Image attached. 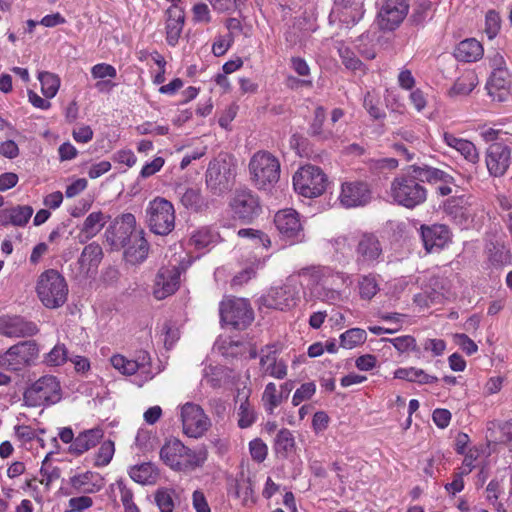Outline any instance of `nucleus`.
Returning <instances> with one entry per match:
<instances>
[{"instance_id":"1","label":"nucleus","mask_w":512,"mask_h":512,"mask_svg":"<svg viewBox=\"0 0 512 512\" xmlns=\"http://www.w3.org/2000/svg\"><path fill=\"white\" fill-rule=\"evenodd\" d=\"M389 195L398 206L414 209L426 202L428 191L418 176L408 169L407 173L391 181Z\"/></svg>"},{"instance_id":"2","label":"nucleus","mask_w":512,"mask_h":512,"mask_svg":"<svg viewBox=\"0 0 512 512\" xmlns=\"http://www.w3.org/2000/svg\"><path fill=\"white\" fill-rule=\"evenodd\" d=\"M237 161L229 154H220L211 160L205 173L207 189L216 196L230 191L236 182Z\"/></svg>"},{"instance_id":"3","label":"nucleus","mask_w":512,"mask_h":512,"mask_svg":"<svg viewBox=\"0 0 512 512\" xmlns=\"http://www.w3.org/2000/svg\"><path fill=\"white\" fill-rule=\"evenodd\" d=\"M68 291L64 276L55 269H48L38 277L36 293L41 303L48 309L62 307L67 301Z\"/></svg>"},{"instance_id":"4","label":"nucleus","mask_w":512,"mask_h":512,"mask_svg":"<svg viewBox=\"0 0 512 512\" xmlns=\"http://www.w3.org/2000/svg\"><path fill=\"white\" fill-rule=\"evenodd\" d=\"M249 172L258 189H270L280 178L279 160L267 151H258L250 159Z\"/></svg>"},{"instance_id":"5","label":"nucleus","mask_w":512,"mask_h":512,"mask_svg":"<svg viewBox=\"0 0 512 512\" xmlns=\"http://www.w3.org/2000/svg\"><path fill=\"white\" fill-rule=\"evenodd\" d=\"M146 223L156 235L166 236L175 228V209L165 198L156 197L146 208Z\"/></svg>"},{"instance_id":"6","label":"nucleus","mask_w":512,"mask_h":512,"mask_svg":"<svg viewBox=\"0 0 512 512\" xmlns=\"http://www.w3.org/2000/svg\"><path fill=\"white\" fill-rule=\"evenodd\" d=\"M61 399L60 383L55 376L45 375L31 384L23 393L24 404L28 407L51 405Z\"/></svg>"},{"instance_id":"7","label":"nucleus","mask_w":512,"mask_h":512,"mask_svg":"<svg viewBox=\"0 0 512 512\" xmlns=\"http://www.w3.org/2000/svg\"><path fill=\"white\" fill-rule=\"evenodd\" d=\"M327 185V175L318 166L304 165L293 176L295 191L307 198H315L322 195Z\"/></svg>"},{"instance_id":"8","label":"nucleus","mask_w":512,"mask_h":512,"mask_svg":"<svg viewBox=\"0 0 512 512\" xmlns=\"http://www.w3.org/2000/svg\"><path fill=\"white\" fill-rule=\"evenodd\" d=\"M220 319L223 324L237 330L246 329L254 320L253 309L248 300L243 298H227L220 302Z\"/></svg>"},{"instance_id":"9","label":"nucleus","mask_w":512,"mask_h":512,"mask_svg":"<svg viewBox=\"0 0 512 512\" xmlns=\"http://www.w3.org/2000/svg\"><path fill=\"white\" fill-rule=\"evenodd\" d=\"M135 233H138L135 216L132 213H124L108 226L105 238L111 250L119 251L131 243Z\"/></svg>"},{"instance_id":"10","label":"nucleus","mask_w":512,"mask_h":512,"mask_svg":"<svg viewBox=\"0 0 512 512\" xmlns=\"http://www.w3.org/2000/svg\"><path fill=\"white\" fill-rule=\"evenodd\" d=\"M39 349L35 341H22L0 354V367L8 371H21L37 359Z\"/></svg>"},{"instance_id":"11","label":"nucleus","mask_w":512,"mask_h":512,"mask_svg":"<svg viewBox=\"0 0 512 512\" xmlns=\"http://www.w3.org/2000/svg\"><path fill=\"white\" fill-rule=\"evenodd\" d=\"M355 263L359 270L375 267L383 259V247L378 236L371 232L362 233L355 246Z\"/></svg>"},{"instance_id":"12","label":"nucleus","mask_w":512,"mask_h":512,"mask_svg":"<svg viewBox=\"0 0 512 512\" xmlns=\"http://www.w3.org/2000/svg\"><path fill=\"white\" fill-rule=\"evenodd\" d=\"M230 207L234 217L245 223H250L261 213L258 196L247 188L236 189Z\"/></svg>"},{"instance_id":"13","label":"nucleus","mask_w":512,"mask_h":512,"mask_svg":"<svg viewBox=\"0 0 512 512\" xmlns=\"http://www.w3.org/2000/svg\"><path fill=\"white\" fill-rule=\"evenodd\" d=\"M274 223L281 237L290 245L304 240L303 225L296 210L290 208L278 211L275 214Z\"/></svg>"},{"instance_id":"14","label":"nucleus","mask_w":512,"mask_h":512,"mask_svg":"<svg viewBox=\"0 0 512 512\" xmlns=\"http://www.w3.org/2000/svg\"><path fill=\"white\" fill-rule=\"evenodd\" d=\"M299 300V290L297 286L288 279L286 283L279 287H273L266 295L260 298V304L276 310H289L293 308Z\"/></svg>"},{"instance_id":"15","label":"nucleus","mask_w":512,"mask_h":512,"mask_svg":"<svg viewBox=\"0 0 512 512\" xmlns=\"http://www.w3.org/2000/svg\"><path fill=\"white\" fill-rule=\"evenodd\" d=\"M183 430L186 435L198 438L210 427V419L197 404L186 403L181 409Z\"/></svg>"},{"instance_id":"16","label":"nucleus","mask_w":512,"mask_h":512,"mask_svg":"<svg viewBox=\"0 0 512 512\" xmlns=\"http://www.w3.org/2000/svg\"><path fill=\"white\" fill-rule=\"evenodd\" d=\"M409 10L408 0H385L379 13V25L384 30L396 29Z\"/></svg>"},{"instance_id":"17","label":"nucleus","mask_w":512,"mask_h":512,"mask_svg":"<svg viewBox=\"0 0 512 512\" xmlns=\"http://www.w3.org/2000/svg\"><path fill=\"white\" fill-rule=\"evenodd\" d=\"M180 269L177 266L161 267L154 280L153 295L162 300L174 294L180 284Z\"/></svg>"},{"instance_id":"18","label":"nucleus","mask_w":512,"mask_h":512,"mask_svg":"<svg viewBox=\"0 0 512 512\" xmlns=\"http://www.w3.org/2000/svg\"><path fill=\"white\" fill-rule=\"evenodd\" d=\"M371 200L369 185L363 181L346 182L342 184L340 201L347 208L364 206Z\"/></svg>"},{"instance_id":"19","label":"nucleus","mask_w":512,"mask_h":512,"mask_svg":"<svg viewBox=\"0 0 512 512\" xmlns=\"http://www.w3.org/2000/svg\"><path fill=\"white\" fill-rule=\"evenodd\" d=\"M510 154L508 146L499 142H494L488 147L486 165L492 176L500 177L505 174L510 165Z\"/></svg>"},{"instance_id":"20","label":"nucleus","mask_w":512,"mask_h":512,"mask_svg":"<svg viewBox=\"0 0 512 512\" xmlns=\"http://www.w3.org/2000/svg\"><path fill=\"white\" fill-rule=\"evenodd\" d=\"M37 332V325L31 321H26L22 317H0V335L6 337H26L33 336Z\"/></svg>"},{"instance_id":"21","label":"nucleus","mask_w":512,"mask_h":512,"mask_svg":"<svg viewBox=\"0 0 512 512\" xmlns=\"http://www.w3.org/2000/svg\"><path fill=\"white\" fill-rule=\"evenodd\" d=\"M362 0H334L333 13L347 27L357 24L364 15Z\"/></svg>"},{"instance_id":"22","label":"nucleus","mask_w":512,"mask_h":512,"mask_svg":"<svg viewBox=\"0 0 512 512\" xmlns=\"http://www.w3.org/2000/svg\"><path fill=\"white\" fill-rule=\"evenodd\" d=\"M512 83V74L508 69H495L486 83L488 94L493 100L502 102L509 94V87Z\"/></svg>"},{"instance_id":"23","label":"nucleus","mask_w":512,"mask_h":512,"mask_svg":"<svg viewBox=\"0 0 512 512\" xmlns=\"http://www.w3.org/2000/svg\"><path fill=\"white\" fill-rule=\"evenodd\" d=\"M278 350L275 345H266L260 350V366L264 373L277 379H283L287 375V365L283 360H277Z\"/></svg>"},{"instance_id":"24","label":"nucleus","mask_w":512,"mask_h":512,"mask_svg":"<svg viewBox=\"0 0 512 512\" xmlns=\"http://www.w3.org/2000/svg\"><path fill=\"white\" fill-rule=\"evenodd\" d=\"M166 15V41L170 46H176L181 36L184 22V10L177 5H171L165 12Z\"/></svg>"},{"instance_id":"25","label":"nucleus","mask_w":512,"mask_h":512,"mask_svg":"<svg viewBox=\"0 0 512 512\" xmlns=\"http://www.w3.org/2000/svg\"><path fill=\"white\" fill-rule=\"evenodd\" d=\"M421 238L425 249L430 252L433 248H442L450 239V232L446 225H421Z\"/></svg>"},{"instance_id":"26","label":"nucleus","mask_w":512,"mask_h":512,"mask_svg":"<svg viewBox=\"0 0 512 512\" xmlns=\"http://www.w3.org/2000/svg\"><path fill=\"white\" fill-rule=\"evenodd\" d=\"M294 388V382L289 380L280 386L279 393L276 385L272 382L268 383L262 395V401L268 413L272 414L274 409L281 404L284 399H288Z\"/></svg>"},{"instance_id":"27","label":"nucleus","mask_w":512,"mask_h":512,"mask_svg":"<svg viewBox=\"0 0 512 512\" xmlns=\"http://www.w3.org/2000/svg\"><path fill=\"white\" fill-rule=\"evenodd\" d=\"M149 248V243L144 237V231L141 229L138 233H135L131 243L124 248V259L132 265L140 264L147 258Z\"/></svg>"},{"instance_id":"28","label":"nucleus","mask_w":512,"mask_h":512,"mask_svg":"<svg viewBox=\"0 0 512 512\" xmlns=\"http://www.w3.org/2000/svg\"><path fill=\"white\" fill-rule=\"evenodd\" d=\"M409 170L418 176L422 184L425 181L432 184H436L438 182L444 184H453L455 182L454 177L446 171L429 166L427 164H413L409 166Z\"/></svg>"},{"instance_id":"29","label":"nucleus","mask_w":512,"mask_h":512,"mask_svg":"<svg viewBox=\"0 0 512 512\" xmlns=\"http://www.w3.org/2000/svg\"><path fill=\"white\" fill-rule=\"evenodd\" d=\"M186 446L178 439L168 440L160 450L161 460L171 469L181 471V460Z\"/></svg>"},{"instance_id":"30","label":"nucleus","mask_w":512,"mask_h":512,"mask_svg":"<svg viewBox=\"0 0 512 512\" xmlns=\"http://www.w3.org/2000/svg\"><path fill=\"white\" fill-rule=\"evenodd\" d=\"M103 437V431L99 428L86 430L79 433L68 448V453L79 456L95 447Z\"/></svg>"},{"instance_id":"31","label":"nucleus","mask_w":512,"mask_h":512,"mask_svg":"<svg viewBox=\"0 0 512 512\" xmlns=\"http://www.w3.org/2000/svg\"><path fill=\"white\" fill-rule=\"evenodd\" d=\"M182 205L192 211L199 212L207 208V202L198 187L179 186L176 190Z\"/></svg>"},{"instance_id":"32","label":"nucleus","mask_w":512,"mask_h":512,"mask_svg":"<svg viewBox=\"0 0 512 512\" xmlns=\"http://www.w3.org/2000/svg\"><path fill=\"white\" fill-rule=\"evenodd\" d=\"M454 56L462 62H475L483 56V47L479 41L469 38L461 41L455 51Z\"/></svg>"},{"instance_id":"33","label":"nucleus","mask_w":512,"mask_h":512,"mask_svg":"<svg viewBox=\"0 0 512 512\" xmlns=\"http://www.w3.org/2000/svg\"><path fill=\"white\" fill-rule=\"evenodd\" d=\"M295 449V438L292 432L287 428L279 430L274 439V450L276 455L286 459L295 452Z\"/></svg>"},{"instance_id":"34","label":"nucleus","mask_w":512,"mask_h":512,"mask_svg":"<svg viewBox=\"0 0 512 512\" xmlns=\"http://www.w3.org/2000/svg\"><path fill=\"white\" fill-rule=\"evenodd\" d=\"M103 258V251L99 244L93 242L84 247L80 257L79 264L82 270L89 272L91 268H97Z\"/></svg>"},{"instance_id":"35","label":"nucleus","mask_w":512,"mask_h":512,"mask_svg":"<svg viewBox=\"0 0 512 512\" xmlns=\"http://www.w3.org/2000/svg\"><path fill=\"white\" fill-rule=\"evenodd\" d=\"M95 474L87 471L74 475L70 478L69 483L75 493L91 494L100 490V486L93 482Z\"/></svg>"},{"instance_id":"36","label":"nucleus","mask_w":512,"mask_h":512,"mask_svg":"<svg viewBox=\"0 0 512 512\" xmlns=\"http://www.w3.org/2000/svg\"><path fill=\"white\" fill-rule=\"evenodd\" d=\"M394 377L418 384H431L438 381L436 376L429 375L424 370L414 367L398 368L394 372Z\"/></svg>"},{"instance_id":"37","label":"nucleus","mask_w":512,"mask_h":512,"mask_svg":"<svg viewBox=\"0 0 512 512\" xmlns=\"http://www.w3.org/2000/svg\"><path fill=\"white\" fill-rule=\"evenodd\" d=\"M477 85V76L474 72L469 71L462 74L456 79L453 86L449 89L450 97L466 96Z\"/></svg>"},{"instance_id":"38","label":"nucleus","mask_w":512,"mask_h":512,"mask_svg":"<svg viewBox=\"0 0 512 512\" xmlns=\"http://www.w3.org/2000/svg\"><path fill=\"white\" fill-rule=\"evenodd\" d=\"M108 218L109 216H106L101 211L90 213L81 227V234H83L86 239L93 238L101 231Z\"/></svg>"},{"instance_id":"39","label":"nucleus","mask_w":512,"mask_h":512,"mask_svg":"<svg viewBox=\"0 0 512 512\" xmlns=\"http://www.w3.org/2000/svg\"><path fill=\"white\" fill-rule=\"evenodd\" d=\"M111 493L116 497V491H118L121 503L124 507V512H139V508L133 501V492L127 486V484L119 479L115 483L110 485Z\"/></svg>"},{"instance_id":"40","label":"nucleus","mask_w":512,"mask_h":512,"mask_svg":"<svg viewBox=\"0 0 512 512\" xmlns=\"http://www.w3.org/2000/svg\"><path fill=\"white\" fill-rule=\"evenodd\" d=\"M129 475L135 482L147 485L153 484L157 478V471L151 463H142L140 465L133 466Z\"/></svg>"},{"instance_id":"41","label":"nucleus","mask_w":512,"mask_h":512,"mask_svg":"<svg viewBox=\"0 0 512 512\" xmlns=\"http://www.w3.org/2000/svg\"><path fill=\"white\" fill-rule=\"evenodd\" d=\"M208 452L205 448L193 451L186 447L181 460V471L191 470L200 467L207 460Z\"/></svg>"},{"instance_id":"42","label":"nucleus","mask_w":512,"mask_h":512,"mask_svg":"<svg viewBox=\"0 0 512 512\" xmlns=\"http://www.w3.org/2000/svg\"><path fill=\"white\" fill-rule=\"evenodd\" d=\"M366 331L361 328H351L340 335V346L352 349L366 341Z\"/></svg>"},{"instance_id":"43","label":"nucleus","mask_w":512,"mask_h":512,"mask_svg":"<svg viewBox=\"0 0 512 512\" xmlns=\"http://www.w3.org/2000/svg\"><path fill=\"white\" fill-rule=\"evenodd\" d=\"M38 79L41 83L42 93L46 98H53L58 92L60 86L59 78L50 72H41L38 75Z\"/></svg>"},{"instance_id":"44","label":"nucleus","mask_w":512,"mask_h":512,"mask_svg":"<svg viewBox=\"0 0 512 512\" xmlns=\"http://www.w3.org/2000/svg\"><path fill=\"white\" fill-rule=\"evenodd\" d=\"M338 53L342 60L343 65L351 70L357 71L363 68L362 61L356 56L354 51L344 44H340L338 47Z\"/></svg>"},{"instance_id":"45","label":"nucleus","mask_w":512,"mask_h":512,"mask_svg":"<svg viewBox=\"0 0 512 512\" xmlns=\"http://www.w3.org/2000/svg\"><path fill=\"white\" fill-rule=\"evenodd\" d=\"M359 294L362 299L370 300L378 292V284L374 275H365L358 282Z\"/></svg>"},{"instance_id":"46","label":"nucleus","mask_w":512,"mask_h":512,"mask_svg":"<svg viewBox=\"0 0 512 512\" xmlns=\"http://www.w3.org/2000/svg\"><path fill=\"white\" fill-rule=\"evenodd\" d=\"M9 209L13 226H25L33 214V208L29 205H18Z\"/></svg>"},{"instance_id":"47","label":"nucleus","mask_w":512,"mask_h":512,"mask_svg":"<svg viewBox=\"0 0 512 512\" xmlns=\"http://www.w3.org/2000/svg\"><path fill=\"white\" fill-rule=\"evenodd\" d=\"M236 494L242 498L243 505L249 506L256 502L254 497L253 483L250 478L242 479L237 482Z\"/></svg>"},{"instance_id":"48","label":"nucleus","mask_w":512,"mask_h":512,"mask_svg":"<svg viewBox=\"0 0 512 512\" xmlns=\"http://www.w3.org/2000/svg\"><path fill=\"white\" fill-rule=\"evenodd\" d=\"M237 234L241 238L251 239L255 245H261L266 249L271 246V240L269 236L261 230L245 228L238 230Z\"/></svg>"},{"instance_id":"49","label":"nucleus","mask_w":512,"mask_h":512,"mask_svg":"<svg viewBox=\"0 0 512 512\" xmlns=\"http://www.w3.org/2000/svg\"><path fill=\"white\" fill-rule=\"evenodd\" d=\"M501 28V18L497 11L489 10L485 16V33L489 39H493Z\"/></svg>"},{"instance_id":"50","label":"nucleus","mask_w":512,"mask_h":512,"mask_svg":"<svg viewBox=\"0 0 512 512\" xmlns=\"http://www.w3.org/2000/svg\"><path fill=\"white\" fill-rule=\"evenodd\" d=\"M68 359V350L64 344H56L46 355L45 362L49 365L60 366Z\"/></svg>"},{"instance_id":"51","label":"nucleus","mask_w":512,"mask_h":512,"mask_svg":"<svg viewBox=\"0 0 512 512\" xmlns=\"http://www.w3.org/2000/svg\"><path fill=\"white\" fill-rule=\"evenodd\" d=\"M115 448L114 443L112 441H105L101 444L100 448L98 449V452L95 457V466H105L110 463L113 454H114Z\"/></svg>"},{"instance_id":"52","label":"nucleus","mask_w":512,"mask_h":512,"mask_svg":"<svg viewBox=\"0 0 512 512\" xmlns=\"http://www.w3.org/2000/svg\"><path fill=\"white\" fill-rule=\"evenodd\" d=\"M393 344V346L401 353L412 350L414 352H419V348L416 344V340L414 337L410 335L400 336L393 339H384Z\"/></svg>"},{"instance_id":"53","label":"nucleus","mask_w":512,"mask_h":512,"mask_svg":"<svg viewBox=\"0 0 512 512\" xmlns=\"http://www.w3.org/2000/svg\"><path fill=\"white\" fill-rule=\"evenodd\" d=\"M290 147L295 150L300 157H309L313 152L309 141L299 133L292 135L290 139Z\"/></svg>"},{"instance_id":"54","label":"nucleus","mask_w":512,"mask_h":512,"mask_svg":"<svg viewBox=\"0 0 512 512\" xmlns=\"http://www.w3.org/2000/svg\"><path fill=\"white\" fill-rule=\"evenodd\" d=\"M172 490L160 489L155 494V501L161 512H173Z\"/></svg>"},{"instance_id":"55","label":"nucleus","mask_w":512,"mask_h":512,"mask_svg":"<svg viewBox=\"0 0 512 512\" xmlns=\"http://www.w3.org/2000/svg\"><path fill=\"white\" fill-rule=\"evenodd\" d=\"M91 75L94 79H114L117 76V70L110 64L98 63L91 68Z\"/></svg>"},{"instance_id":"56","label":"nucleus","mask_w":512,"mask_h":512,"mask_svg":"<svg viewBox=\"0 0 512 512\" xmlns=\"http://www.w3.org/2000/svg\"><path fill=\"white\" fill-rule=\"evenodd\" d=\"M215 237L216 235L211 230L201 228L192 235L191 241L197 248L202 249L213 243Z\"/></svg>"},{"instance_id":"57","label":"nucleus","mask_w":512,"mask_h":512,"mask_svg":"<svg viewBox=\"0 0 512 512\" xmlns=\"http://www.w3.org/2000/svg\"><path fill=\"white\" fill-rule=\"evenodd\" d=\"M370 169L376 172H386L395 170L399 163L396 158L387 157L379 159H371L369 162Z\"/></svg>"},{"instance_id":"58","label":"nucleus","mask_w":512,"mask_h":512,"mask_svg":"<svg viewBox=\"0 0 512 512\" xmlns=\"http://www.w3.org/2000/svg\"><path fill=\"white\" fill-rule=\"evenodd\" d=\"M316 391V386L313 382L304 383L298 388L292 398L294 406H298L302 401L310 399Z\"/></svg>"},{"instance_id":"59","label":"nucleus","mask_w":512,"mask_h":512,"mask_svg":"<svg viewBox=\"0 0 512 512\" xmlns=\"http://www.w3.org/2000/svg\"><path fill=\"white\" fill-rule=\"evenodd\" d=\"M238 425L240 428H248L255 421L254 411L250 409L248 401L240 404Z\"/></svg>"},{"instance_id":"60","label":"nucleus","mask_w":512,"mask_h":512,"mask_svg":"<svg viewBox=\"0 0 512 512\" xmlns=\"http://www.w3.org/2000/svg\"><path fill=\"white\" fill-rule=\"evenodd\" d=\"M250 454L253 460L263 462L268 453L267 445L259 438L252 440L249 444Z\"/></svg>"},{"instance_id":"61","label":"nucleus","mask_w":512,"mask_h":512,"mask_svg":"<svg viewBox=\"0 0 512 512\" xmlns=\"http://www.w3.org/2000/svg\"><path fill=\"white\" fill-rule=\"evenodd\" d=\"M368 35L362 34L358 39L357 50L358 53L367 60H372L376 56L375 46L366 42Z\"/></svg>"},{"instance_id":"62","label":"nucleus","mask_w":512,"mask_h":512,"mask_svg":"<svg viewBox=\"0 0 512 512\" xmlns=\"http://www.w3.org/2000/svg\"><path fill=\"white\" fill-rule=\"evenodd\" d=\"M454 340L457 345L461 347L463 351H465L468 355H472L478 350V346L476 343L469 338L466 334H455Z\"/></svg>"},{"instance_id":"63","label":"nucleus","mask_w":512,"mask_h":512,"mask_svg":"<svg viewBox=\"0 0 512 512\" xmlns=\"http://www.w3.org/2000/svg\"><path fill=\"white\" fill-rule=\"evenodd\" d=\"M456 150L459 151L465 159L472 163H475L478 160L476 148L474 144L468 140L463 139Z\"/></svg>"},{"instance_id":"64","label":"nucleus","mask_w":512,"mask_h":512,"mask_svg":"<svg viewBox=\"0 0 512 512\" xmlns=\"http://www.w3.org/2000/svg\"><path fill=\"white\" fill-rule=\"evenodd\" d=\"M500 431V442L506 444L512 450V419L497 424Z\"/></svg>"}]
</instances>
